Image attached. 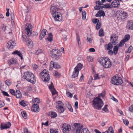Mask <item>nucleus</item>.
<instances>
[{
  "instance_id": "f257e3e1",
  "label": "nucleus",
  "mask_w": 133,
  "mask_h": 133,
  "mask_svg": "<svg viewBox=\"0 0 133 133\" xmlns=\"http://www.w3.org/2000/svg\"><path fill=\"white\" fill-rule=\"evenodd\" d=\"M98 62L105 68H109L112 65L111 62L108 58L101 57L98 59Z\"/></svg>"
},
{
  "instance_id": "f03ea898",
  "label": "nucleus",
  "mask_w": 133,
  "mask_h": 133,
  "mask_svg": "<svg viewBox=\"0 0 133 133\" xmlns=\"http://www.w3.org/2000/svg\"><path fill=\"white\" fill-rule=\"evenodd\" d=\"M23 78L28 82L34 84L35 83L36 79L35 77L31 72L27 71L24 73Z\"/></svg>"
},
{
  "instance_id": "7ed1b4c3",
  "label": "nucleus",
  "mask_w": 133,
  "mask_h": 133,
  "mask_svg": "<svg viewBox=\"0 0 133 133\" xmlns=\"http://www.w3.org/2000/svg\"><path fill=\"white\" fill-rule=\"evenodd\" d=\"M94 108L98 110L100 109L103 105V103L101 99L99 97H96L92 102Z\"/></svg>"
},
{
  "instance_id": "20e7f679",
  "label": "nucleus",
  "mask_w": 133,
  "mask_h": 133,
  "mask_svg": "<svg viewBox=\"0 0 133 133\" xmlns=\"http://www.w3.org/2000/svg\"><path fill=\"white\" fill-rule=\"evenodd\" d=\"M40 77L42 81L48 82L50 80V76L48 71L44 69L40 73Z\"/></svg>"
},
{
  "instance_id": "39448f33",
  "label": "nucleus",
  "mask_w": 133,
  "mask_h": 133,
  "mask_svg": "<svg viewBox=\"0 0 133 133\" xmlns=\"http://www.w3.org/2000/svg\"><path fill=\"white\" fill-rule=\"evenodd\" d=\"M50 54L52 58L56 60L60 58L61 55V51L57 49H52L50 52Z\"/></svg>"
},
{
  "instance_id": "423d86ee",
  "label": "nucleus",
  "mask_w": 133,
  "mask_h": 133,
  "mask_svg": "<svg viewBox=\"0 0 133 133\" xmlns=\"http://www.w3.org/2000/svg\"><path fill=\"white\" fill-rule=\"evenodd\" d=\"M111 83L115 85H119L123 83V81L121 77L116 75L114 76L112 79Z\"/></svg>"
},
{
  "instance_id": "0eeeda50",
  "label": "nucleus",
  "mask_w": 133,
  "mask_h": 133,
  "mask_svg": "<svg viewBox=\"0 0 133 133\" xmlns=\"http://www.w3.org/2000/svg\"><path fill=\"white\" fill-rule=\"evenodd\" d=\"M32 26L30 23H27L25 24V32L28 36H30L31 31H32Z\"/></svg>"
},
{
  "instance_id": "6e6552de",
  "label": "nucleus",
  "mask_w": 133,
  "mask_h": 133,
  "mask_svg": "<svg viewBox=\"0 0 133 133\" xmlns=\"http://www.w3.org/2000/svg\"><path fill=\"white\" fill-rule=\"evenodd\" d=\"M55 21L60 22L62 20L61 14L58 12L52 15Z\"/></svg>"
},
{
  "instance_id": "1a4fd4ad",
  "label": "nucleus",
  "mask_w": 133,
  "mask_h": 133,
  "mask_svg": "<svg viewBox=\"0 0 133 133\" xmlns=\"http://www.w3.org/2000/svg\"><path fill=\"white\" fill-rule=\"evenodd\" d=\"M62 127L63 129V132L64 133H69L71 127L70 126L67 124H62Z\"/></svg>"
},
{
  "instance_id": "9d476101",
  "label": "nucleus",
  "mask_w": 133,
  "mask_h": 133,
  "mask_svg": "<svg viewBox=\"0 0 133 133\" xmlns=\"http://www.w3.org/2000/svg\"><path fill=\"white\" fill-rule=\"evenodd\" d=\"M11 126V123L9 122L4 123H2L0 125V128L1 130L6 129L9 128Z\"/></svg>"
},
{
  "instance_id": "9b49d317",
  "label": "nucleus",
  "mask_w": 133,
  "mask_h": 133,
  "mask_svg": "<svg viewBox=\"0 0 133 133\" xmlns=\"http://www.w3.org/2000/svg\"><path fill=\"white\" fill-rule=\"evenodd\" d=\"M73 126L76 128L74 130L75 133H80L82 128L80 126L79 124L78 123H75L73 124Z\"/></svg>"
},
{
  "instance_id": "f8f14e48",
  "label": "nucleus",
  "mask_w": 133,
  "mask_h": 133,
  "mask_svg": "<svg viewBox=\"0 0 133 133\" xmlns=\"http://www.w3.org/2000/svg\"><path fill=\"white\" fill-rule=\"evenodd\" d=\"M16 43L12 40H10L7 43V48L9 49H11L16 46Z\"/></svg>"
},
{
  "instance_id": "ddd939ff",
  "label": "nucleus",
  "mask_w": 133,
  "mask_h": 133,
  "mask_svg": "<svg viewBox=\"0 0 133 133\" xmlns=\"http://www.w3.org/2000/svg\"><path fill=\"white\" fill-rule=\"evenodd\" d=\"M118 14L121 16V18L122 19H125L127 18V14L126 12L123 11L119 10L118 11Z\"/></svg>"
},
{
  "instance_id": "4468645a",
  "label": "nucleus",
  "mask_w": 133,
  "mask_h": 133,
  "mask_svg": "<svg viewBox=\"0 0 133 133\" xmlns=\"http://www.w3.org/2000/svg\"><path fill=\"white\" fill-rule=\"evenodd\" d=\"M32 111L35 112H38L39 111V108L38 105L37 104H33L31 107Z\"/></svg>"
},
{
  "instance_id": "2eb2a0df",
  "label": "nucleus",
  "mask_w": 133,
  "mask_h": 133,
  "mask_svg": "<svg viewBox=\"0 0 133 133\" xmlns=\"http://www.w3.org/2000/svg\"><path fill=\"white\" fill-rule=\"evenodd\" d=\"M50 10L51 14L52 15L56 13H57V12H58V9L57 6L51 5Z\"/></svg>"
},
{
  "instance_id": "dca6fc26",
  "label": "nucleus",
  "mask_w": 133,
  "mask_h": 133,
  "mask_svg": "<svg viewBox=\"0 0 133 133\" xmlns=\"http://www.w3.org/2000/svg\"><path fill=\"white\" fill-rule=\"evenodd\" d=\"M49 88L51 91L52 95H54L57 93L52 82H51V85L49 86Z\"/></svg>"
},
{
  "instance_id": "f3484780",
  "label": "nucleus",
  "mask_w": 133,
  "mask_h": 133,
  "mask_svg": "<svg viewBox=\"0 0 133 133\" xmlns=\"http://www.w3.org/2000/svg\"><path fill=\"white\" fill-rule=\"evenodd\" d=\"M111 4L112 8H118L120 6L119 2L118 1H114L112 2Z\"/></svg>"
},
{
  "instance_id": "a211bd4d",
  "label": "nucleus",
  "mask_w": 133,
  "mask_h": 133,
  "mask_svg": "<svg viewBox=\"0 0 133 133\" xmlns=\"http://www.w3.org/2000/svg\"><path fill=\"white\" fill-rule=\"evenodd\" d=\"M126 28L129 29L133 30V21H130L128 22Z\"/></svg>"
},
{
  "instance_id": "6ab92c4d",
  "label": "nucleus",
  "mask_w": 133,
  "mask_h": 133,
  "mask_svg": "<svg viewBox=\"0 0 133 133\" xmlns=\"http://www.w3.org/2000/svg\"><path fill=\"white\" fill-rule=\"evenodd\" d=\"M29 36H27L25 35H22V39L24 43H27L29 41H30L31 39L29 37Z\"/></svg>"
},
{
  "instance_id": "aec40b11",
  "label": "nucleus",
  "mask_w": 133,
  "mask_h": 133,
  "mask_svg": "<svg viewBox=\"0 0 133 133\" xmlns=\"http://www.w3.org/2000/svg\"><path fill=\"white\" fill-rule=\"evenodd\" d=\"M111 36L110 37V41H111V43L114 45H115L117 43L118 41V36H115L114 37V38L113 39V36Z\"/></svg>"
},
{
  "instance_id": "412c9836",
  "label": "nucleus",
  "mask_w": 133,
  "mask_h": 133,
  "mask_svg": "<svg viewBox=\"0 0 133 133\" xmlns=\"http://www.w3.org/2000/svg\"><path fill=\"white\" fill-rule=\"evenodd\" d=\"M105 49L107 50H111L113 48V45L111 43H109L108 44L104 45Z\"/></svg>"
},
{
  "instance_id": "4be33fe9",
  "label": "nucleus",
  "mask_w": 133,
  "mask_h": 133,
  "mask_svg": "<svg viewBox=\"0 0 133 133\" xmlns=\"http://www.w3.org/2000/svg\"><path fill=\"white\" fill-rule=\"evenodd\" d=\"M17 62V59L16 58H12L9 60L8 63L9 65L15 64H16Z\"/></svg>"
},
{
  "instance_id": "5701e85b",
  "label": "nucleus",
  "mask_w": 133,
  "mask_h": 133,
  "mask_svg": "<svg viewBox=\"0 0 133 133\" xmlns=\"http://www.w3.org/2000/svg\"><path fill=\"white\" fill-rule=\"evenodd\" d=\"M51 64L52 66H54V67L55 69H58L60 68V66L58 64L55 62L53 61H51Z\"/></svg>"
},
{
  "instance_id": "b1692460",
  "label": "nucleus",
  "mask_w": 133,
  "mask_h": 133,
  "mask_svg": "<svg viewBox=\"0 0 133 133\" xmlns=\"http://www.w3.org/2000/svg\"><path fill=\"white\" fill-rule=\"evenodd\" d=\"M56 108L61 107H64L63 103L61 101H57L56 103Z\"/></svg>"
},
{
  "instance_id": "393cba45",
  "label": "nucleus",
  "mask_w": 133,
  "mask_h": 133,
  "mask_svg": "<svg viewBox=\"0 0 133 133\" xmlns=\"http://www.w3.org/2000/svg\"><path fill=\"white\" fill-rule=\"evenodd\" d=\"M79 72V70H77L74 69L73 73V74L72 75V78H75L77 77L78 75Z\"/></svg>"
},
{
  "instance_id": "a878e982",
  "label": "nucleus",
  "mask_w": 133,
  "mask_h": 133,
  "mask_svg": "<svg viewBox=\"0 0 133 133\" xmlns=\"http://www.w3.org/2000/svg\"><path fill=\"white\" fill-rule=\"evenodd\" d=\"M103 133H114L113 129L112 127L111 126L108 128V130L105 132H103Z\"/></svg>"
},
{
  "instance_id": "bb28decb",
  "label": "nucleus",
  "mask_w": 133,
  "mask_h": 133,
  "mask_svg": "<svg viewBox=\"0 0 133 133\" xmlns=\"http://www.w3.org/2000/svg\"><path fill=\"white\" fill-rule=\"evenodd\" d=\"M58 112L59 113H63L65 110L64 107H61L56 108Z\"/></svg>"
},
{
  "instance_id": "cd10ccee",
  "label": "nucleus",
  "mask_w": 133,
  "mask_h": 133,
  "mask_svg": "<svg viewBox=\"0 0 133 133\" xmlns=\"http://www.w3.org/2000/svg\"><path fill=\"white\" fill-rule=\"evenodd\" d=\"M30 41H29L27 43V45L29 48L30 49H32V48L33 46V42L31 40Z\"/></svg>"
},
{
  "instance_id": "c85d7f7f",
  "label": "nucleus",
  "mask_w": 133,
  "mask_h": 133,
  "mask_svg": "<svg viewBox=\"0 0 133 133\" xmlns=\"http://www.w3.org/2000/svg\"><path fill=\"white\" fill-rule=\"evenodd\" d=\"M53 36L52 34L50 33L48 35V37L47 38L48 40L50 42H51L52 41Z\"/></svg>"
},
{
  "instance_id": "c756f323",
  "label": "nucleus",
  "mask_w": 133,
  "mask_h": 133,
  "mask_svg": "<svg viewBox=\"0 0 133 133\" xmlns=\"http://www.w3.org/2000/svg\"><path fill=\"white\" fill-rule=\"evenodd\" d=\"M118 50V48L117 46H114L113 51L115 55H116L117 53Z\"/></svg>"
},
{
  "instance_id": "7c9ffc66",
  "label": "nucleus",
  "mask_w": 133,
  "mask_h": 133,
  "mask_svg": "<svg viewBox=\"0 0 133 133\" xmlns=\"http://www.w3.org/2000/svg\"><path fill=\"white\" fill-rule=\"evenodd\" d=\"M53 75L56 77H60V74L56 71H53Z\"/></svg>"
},
{
  "instance_id": "2f4dec72",
  "label": "nucleus",
  "mask_w": 133,
  "mask_h": 133,
  "mask_svg": "<svg viewBox=\"0 0 133 133\" xmlns=\"http://www.w3.org/2000/svg\"><path fill=\"white\" fill-rule=\"evenodd\" d=\"M50 116L52 118H54L57 117V114L55 112H51Z\"/></svg>"
},
{
  "instance_id": "473e14b6",
  "label": "nucleus",
  "mask_w": 133,
  "mask_h": 133,
  "mask_svg": "<svg viewBox=\"0 0 133 133\" xmlns=\"http://www.w3.org/2000/svg\"><path fill=\"white\" fill-rule=\"evenodd\" d=\"M17 56L19 57H20L21 60H22L23 59V55L22 54L20 51L17 50Z\"/></svg>"
},
{
  "instance_id": "72a5a7b5",
  "label": "nucleus",
  "mask_w": 133,
  "mask_h": 133,
  "mask_svg": "<svg viewBox=\"0 0 133 133\" xmlns=\"http://www.w3.org/2000/svg\"><path fill=\"white\" fill-rule=\"evenodd\" d=\"M81 133H90V132L87 128H84L82 129Z\"/></svg>"
},
{
  "instance_id": "f704fd0d",
  "label": "nucleus",
  "mask_w": 133,
  "mask_h": 133,
  "mask_svg": "<svg viewBox=\"0 0 133 133\" xmlns=\"http://www.w3.org/2000/svg\"><path fill=\"white\" fill-rule=\"evenodd\" d=\"M19 104L22 106L24 107H25L27 105L25 101L24 100H22L19 103Z\"/></svg>"
},
{
  "instance_id": "c9c22d12",
  "label": "nucleus",
  "mask_w": 133,
  "mask_h": 133,
  "mask_svg": "<svg viewBox=\"0 0 133 133\" xmlns=\"http://www.w3.org/2000/svg\"><path fill=\"white\" fill-rule=\"evenodd\" d=\"M130 36L128 34L125 35L124 39H123L124 41H125L126 42L128 41L130 38Z\"/></svg>"
},
{
  "instance_id": "e433bc0d",
  "label": "nucleus",
  "mask_w": 133,
  "mask_h": 133,
  "mask_svg": "<svg viewBox=\"0 0 133 133\" xmlns=\"http://www.w3.org/2000/svg\"><path fill=\"white\" fill-rule=\"evenodd\" d=\"M82 65V64H81L79 63L77 65L74 69L79 71V70L81 69Z\"/></svg>"
},
{
  "instance_id": "4c0bfd02",
  "label": "nucleus",
  "mask_w": 133,
  "mask_h": 133,
  "mask_svg": "<svg viewBox=\"0 0 133 133\" xmlns=\"http://www.w3.org/2000/svg\"><path fill=\"white\" fill-rule=\"evenodd\" d=\"M47 30L45 29L43 30L41 32V36H42V37H44L46 34V32Z\"/></svg>"
},
{
  "instance_id": "58836bf2",
  "label": "nucleus",
  "mask_w": 133,
  "mask_h": 133,
  "mask_svg": "<svg viewBox=\"0 0 133 133\" xmlns=\"http://www.w3.org/2000/svg\"><path fill=\"white\" fill-rule=\"evenodd\" d=\"M82 16L83 20H85L86 19V12L85 11H82Z\"/></svg>"
},
{
  "instance_id": "ea45409f",
  "label": "nucleus",
  "mask_w": 133,
  "mask_h": 133,
  "mask_svg": "<svg viewBox=\"0 0 133 133\" xmlns=\"http://www.w3.org/2000/svg\"><path fill=\"white\" fill-rule=\"evenodd\" d=\"M99 35L100 36H103L104 34L103 32V30L102 29H101L99 30Z\"/></svg>"
},
{
  "instance_id": "a19ab883",
  "label": "nucleus",
  "mask_w": 133,
  "mask_h": 133,
  "mask_svg": "<svg viewBox=\"0 0 133 133\" xmlns=\"http://www.w3.org/2000/svg\"><path fill=\"white\" fill-rule=\"evenodd\" d=\"M10 92L12 95L16 96L17 97V95L16 94V92L15 90L13 89H10Z\"/></svg>"
},
{
  "instance_id": "79ce46f5",
  "label": "nucleus",
  "mask_w": 133,
  "mask_h": 133,
  "mask_svg": "<svg viewBox=\"0 0 133 133\" xmlns=\"http://www.w3.org/2000/svg\"><path fill=\"white\" fill-rule=\"evenodd\" d=\"M76 38L78 41V45L79 47V46L81 45V42L79 38V36L78 34H76Z\"/></svg>"
},
{
  "instance_id": "37998d69",
  "label": "nucleus",
  "mask_w": 133,
  "mask_h": 133,
  "mask_svg": "<svg viewBox=\"0 0 133 133\" xmlns=\"http://www.w3.org/2000/svg\"><path fill=\"white\" fill-rule=\"evenodd\" d=\"M21 114L22 116L25 119H26L27 118V115L26 114V113L25 111L22 112H21Z\"/></svg>"
},
{
  "instance_id": "c03bdc74",
  "label": "nucleus",
  "mask_w": 133,
  "mask_h": 133,
  "mask_svg": "<svg viewBox=\"0 0 133 133\" xmlns=\"http://www.w3.org/2000/svg\"><path fill=\"white\" fill-rule=\"evenodd\" d=\"M108 106L107 105H105L104 107L102 109L104 111L106 112H108L109 110L107 108Z\"/></svg>"
},
{
  "instance_id": "a18cd8bd",
  "label": "nucleus",
  "mask_w": 133,
  "mask_h": 133,
  "mask_svg": "<svg viewBox=\"0 0 133 133\" xmlns=\"http://www.w3.org/2000/svg\"><path fill=\"white\" fill-rule=\"evenodd\" d=\"M21 93L19 91L17 90V98L20 99L22 98Z\"/></svg>"
},
{
  "instance_id": "49530a36",
  "label": "nucleus",
  "mask_w": 133,
  "mask_h": 133,
  "mask_svg": "<svg viewBox=\"0 0 133 133\" xmlns=\"http://www.w3.org/2000/svg\"><path fill=\"white\" fill-rule=\"evenodd\" d=\"M125 42L123 39L122 40L120 41L118 46L121 47H122Z\"/></svg>"
},
{
  "instance_id": "de8ad7c7",
  "label": "nucleus",
  "mask_w": 133,
  "mask_h": 133,
  "mask_svg": "<svg viewBox=\"0 0 133 133\" xmlns=\"http://www.w3.org/2000/svg\"><path fill=\"white\" fill-rule=\"evenodd\" d=\"M5 83L7 85L9 86L11 84V81L9 79H7L5 81Z\"/></svg>"
},
{
  "instance_id": "09e8293b",
  "label": "nucleus",
  "mask_w": 133,
  "mask_h": 133,
  "mask_svg": "<svg viewBox=\"0 0 133 133\" xmlns=\"http://www.w3.org/2000/svg\"><path fill=\"white\" fill-rule=\"evenodd\" d=\"M67 107L70 111L71 112H73V109L71 107V105L70 104H68L67 105Z\"/></svg>"
},
{
  "instance_id": "8fccbe9b",
  "label": "nucleus",
  "mask_w": 133,
  "mask_h": 133,
  "mask_svg": "<svg viewBox=\"0 0 133 133\" xmlns=\"http://www.w3.org/2000/svg\"><path fill=\"white\" fill-rule=\"evenodd\" d=\"M92 22L94 24L99 23V20L98 19H92Z\"/></svg>"
},
{
  "instance_id": "3c124183",
  "label": "nucleus",
  "mask_w": 133,
  "mask_h": 133,
  "mask_svg": "<svg viewBox=\"0 0 133 133\" xmlns=\"http://www.w3.org/2000/svg\"><path fill=\"white\" fill-rule=\"evenodd\" d=\"M33 102L35 104H38V103H39L40 101L38 98H36L35 99H34Z\"/></svg>"
},
{
  "instance_id": "603ef678",
  "label": "nucleus",
  "mask_w": 133,
  "mask_h": 133,
  "mask_svg": "<svg viewBox=\"0 0 133 133\" xmlns=\"http://www.w3.org/2000/svg\"><path fill=\"white\" fill-rule=\"evenodd\" d=\"M101 23H98L96 25V29L97 30L99 29L101 27Z\"/></svg>"
},
{
  "instance_id": "864d4df0",
  "label": "nucleus",
  "mask_w": 133,
  "mask_h": 133,
  "mask_svg": "<svg viewBox=\"0 0 133 133\" xmlns=\"http://www.w3.org/2000/svg\"><path fill=\"white\" fill-rule=\"evenodd\" d=\"M42 49H38L36 50L35 51V53L36 55H38L39 53L41 52Z\"/></svg>"
},
{
  "instance_id": "5fc2aeb1",
  "label": "nucleus",
  "mask_w": 133,
  "mask_h": 133,
  "mask_svg": "<svg viewBox=\"0 0 133 133\" xmlns=\"http://www.w3.org/2000/svg\"><path fill=\"white\" fill-rule=\"evenodd\" d=\"M87 58L88 61L89 62H92L93 61V59L92 57L90 56H87Z\"/></svg>"
},
{
  "instance_id": "6e6d98bb",
  "label": "nucleus",
  "mask_w": 133,
  "mask_h": 133,
  "mask_svg": "<svg viewBox=\"0 0 133 133\" xmlns=\"http://www.w3.org/2000/svg\"><path fill=\"white\" fill-rule=\"evenodd\" d=\"M104 8H112L111 4L110 5L109 4H107L104 5Z\"/></svg>"
},
{
  "instance_id": "4d7b16f0",
  "label": "nucleus",
  "mask_w": 133,
  "mask_h": 133,
  "mask_svg": "<svg viewBox=\"0 0 133 133\" xmlns=\"http://www.w3.org/2000/svg\"><path fill=\"white\" fill-rule=\"evenodd\" d=\"M132 47L131 45H130L128 49V51L127 52L125 51V53H130L132 50Z\"/></svg>"
},
{
  "instance_id": "13d9d810",
  "label": "nucleus",
  "mask_w": 133,
  "mask_h": 133,
  "mask_svg": "<svg viewBox=\"0 0 133 133\" xmlns=\"http://www.w3.org/2000/svg\"><path fill=\"white\" fill-rule=\"evenodd\" d=\"M98 12L101 16H102L103 17L104 16L105 14L104 11L101 10H99Z\"/></svg>"
},
{
  "instance_id": "bf43d9fd",
  "label": "nucleus",
  "mask_w": 133,
  "mask_h": 133,
  "mask_svg": "<svg viewBox=\"0 0 133 133\" xmlns=\"http://www.w3.org/2000/svg\"><path fill=\"white\" fill-rule=\"evenodd\" d=\"M123 122L126 125H128L129 124V122L128 120L126 119H124L123 120Z\"/></svg>"
},
{
  "instance_id": "052dcab7",
  "label": "nucleus",
  "mask_w": 133,
  "mask_h": 133,
  "mask_svg": "<svg viewBox=\"0 0 133 133\" xmlns=\"http://www.w3.org/2000/svg\"><path fill=\"white\" fill-rule=\"evenodd\" d=\"M94 79H100V77L98 76V74H95L94 76Z\"/></svg>"
},
{
  "instance_id": "680f3d73",
  "label": "nucleus",
  "mask_w": 133,
  "mask_h": 133,
  "mask_svg": "<svg viewBox=\"0 0 133 133\" xmlns=\"http://www.w3.org/2000/svg\"><path fill=\"white\" fill-rule=\"evenodd\" d=\"M38 35L37 33L36 32H33L31 31V36H37Z\"/></svg>"
},
{
  "instance_id": "e2e57ef3",
  "label": "nucleus",
  "mask_w": 133,
  "mask_h": 133,
  "mask_svg": "<svg viewBox=\"0 0 133 133\" xmlns=\"http://www.w3.org/2000/svg\"><path fill=\"white\" fill-rule=\"evenodd\" d=\"M2 93L4 96H6L8 97L10 96L9 95L8 93L6 91H2Z\"/></svg>"
},
{
  "instance_id": "0e129e2a",
  "label": "nucleus",
  "mask_w": 133,
  "mask_h": 133,
  "mask_svg": "<svg viewBox=\"0 0 133 133\" xmlns=\"http://www.w3.org/2000/svg\"><path fill=\"white\" fill-rule=\"evenodd\" d=\"M105 92H103L101 94H99V97H102L103 98L105 96Z\"/></svg>"
},
{
  "instance_id": "69168bd1",
  "label": "nucleus",
  "mask_w": 133,
  "mask_h": 133,
  "mask_svg": "<svg viewBox=\"0 0 133 133\" xmlns=\"http://www.w3.org/2000/svg\"><path fill=\"white\" fill-rule=\"evenodd\" d=\"M129 110L131 112H133V104L130 106Z\"/></svg>"
},
{
  "instance_id": "338daca9",
  "label": "nucleus",
  "mask_w": 133,
  "mask_h": 133,
  "mask_svg": "<svg viewBox=\"0 0 133 133\" xmlns=\"http://www.w3.org/2000/svg\"><path fill=\"white\" fill-rule=\"evenodd\" d=\"M24 133H30L26 128H24Z\"/></svg>"
},
{
  "instance_id": "774afa93",
  "label": "nucleus",
  "mask_w": 133,
  "mask_h": 133,
  "mask_svg": "<svg viewBox=\"0 0 133 133\" xmlns=\"http://www.w3.org/2000/svg\"><path fill=\"white\" fill-rule=\"evenodd\" d=\"M50 133H58V131L56 130H51L50 131Z\"/></svg>"
}]
</instances>
